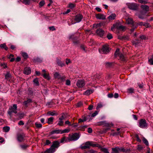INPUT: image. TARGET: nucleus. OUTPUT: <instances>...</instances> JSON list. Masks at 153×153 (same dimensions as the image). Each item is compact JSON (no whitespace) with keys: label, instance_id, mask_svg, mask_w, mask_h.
I'll use <instances>...</instances> for the list:
<instances>
[{"label":"nucleus","instance_id":"obj_1","mask_svg":"<svg viewBox=\"0 0 153 153\" xmlns=\"http://www.w3.org/2000/svg\"><path fill=\"white\" fill-rule=\"evenodd\" d=\"M91 146L93 147H98V148L101 147V146L99 144L95 143L94 142L88 141L83 143L82 145H81L80 148L82 149H89L90 148Z\"/></svg>","mask_w":153,"mask_h":153},{"label":"nucleus","instance_id":"obj_2","mask_svg":"<svg viewBox=\"0 0 153 153\" xmlns=\"http://www.w3.org/2000/svg\"><path fill=\"white\" fill-rule=\"evenodd\" d=\"M126 5L128 8L131 10H137L138 9V5L137 4L134 3H127Z\"/></svg>","mask_w":153,"mask_h":153},{"label":"nucleus","instance_id":"obj_3","mask_svg":"<svg viewBox=\"0 0 153 153\" xmlns=\"http://www.w3.org/2000/svg\"><path fill=\"white\" fill-rule=\"evenodd\" d=\"M17 105L16 104H13V107L11 106L9 108L8 111V114L11 115L12 113H14L15 114L17 113Z\"/></svg>","mask_w":153,"mask_h":153},{"label":"nucleus","instance_id":"obj_4","mask_svg":"<svg viewBox=\"0 0 153 153\" xmlns=\"http://www.w3.org/2000/svg\"><path fill=\"white\" fill-rule=\"evenodd\" d=\"M110 50L108 45H104L102 46V49H99V51L100 53L102 52L104 54H107L109 51Z\"/></svg>","mask_w":153,"mask_h":153},{"label":"nucleus","instance_id":"obj_5","mask_svg":"<svg viewBox=\"0 0 153 153\" xmlns=\"http://www.w3.org/2000/svg\"><path fill=\"white\" fill-rule=\"evenodd\" d=\"M112 151H115L119 153L120 152H126L128 151V149H125L123 147L119 148L116 147L114 148H112Z\"/></svg>","mask_w":153,"mask_h":153},{"label":"nucleus","instance_id":"obj_6","mask_svg":"<svg viewBox=\"0 0 153 153\" xmlns=\"http://www.w3.org/2000/svg\"><path fill=\"white\" fill-rule=\"evenodd\" d=\"M25 136L24 134L22 133H18L17 134V140L20 142H23L24 140Z\"/></svg>","mask_w":153,"mask_h":153},{"label":"nucleus","instance_id":"obj_7","mask_svg":"<svg viewBox=\"0 0 153 153\" xmlns=\"http://www.w3.org/2000/svg\"><path fill=\"white\" fill-rule=\"evenodd\" d=\"M147 124L146 120L143 119H141L140 120L139 122V126L141 128H146L147 127Z\"/></svg>","mask_w":153,"mask_h":153},{"label":"nucleus","instance_id":"obj_8","mask_svg":"<svg viewBox=\"0 0 153 153\" xmlns=\"http://www.w3.org/2000/svg\"><path fill=\"white\" fill-rule=\"evenodd\" d=\"M79 137V134L78 133H75L69 137V140L71 141L76 140H78Z\"/></svg>","mask_w":153,"mask_h":153},{"label":"nucleus","instance_id":"obj_9","mask_svg":"<svg viewBox=\"0 0 153 153\" xmlns=\"http://www.w3.org/2000/svg\"><path fill=\"white\" fill-rule=\"evenodd\" d=\"M85 85V81L83 80H78L76 83V85L78 88H82Z\"/></svg>","mask_w":153,"mask_h":153},{"label":"nucleus","instance_id":"obj_10","mask_svg":"<svg viewBox=\"0 0 153 153\" xmlns=\"http://www.w3.org/2000/svg\"><path fill=\"white\" fill-rule=\"evenodd\" d=\"M82 18V15L79 14L75 16V20L76 22H80Z\"/></svg>","mask_w":153,"mask_h":153},{"label":"nucleus","instance_id":"obj_11","mask_svg":"<svg viewBox=\"0 0 153 153\" xmlns=\"http://www.w3.org/2000/svg\"><path fill=\"white\" fill-rule=\"evenodd\" d=\"M97 34L100 37L102 36L104 33V31L101 28L98 29L96 31Z\"/></svg>","mask_w":153,"mask_h":153},{"label":"nucleus","instance_id":"obj_12","mask_svg":"<svg viewBox=\"0 0 153 153\" xmlns=\"http://www.w3.org/2000/svg\"><path fill=\"white\" fill-rule=\"evenodd\" d=\"M96 18L99 19H105V16L103 14H97L95 15Z\"/></svg>","mask_w":153,"mask_h":153},{"label":"nucleus","instance_id":"obj_13","mask_svg":"<svg viewBox=\"0 0 153 153\" xmlns=\"http://www.w3.org/2000/svg\"><path fill=\"white\" fill-rule=\"evenodd\" d=\"M59 143L58 141H54L52 145L51 146V147L55 149L56 148H57L59 146Z\"/></svg>","mask_w":153,"mask_h":153},{"label":"nucleus","instance_id":"obj_14","mask_svg":"<svg viewBox=\"0 0 153 153\" xmlns=\"http://www.w3.org/2000/svg\"><path fill=\"white\" fill-rule=\"evenodd\" d=\"M31 70L29 67H27L25 68L24 70V73L27 75H28L30 74Z\"/></svg>","mask_w":153,"mask_h":153},{"label":"nucleus","instance_id":"obj_15","mask_svg":"<svg viewBox=\"0 0 153 153\" xmlns=\"http://www.w3.org/2000/svg\"><path fill=\"white\" fill-rule=\"evenodd\" d=\"M126 23L128 24H131L132 25H135V23H134L133 19L130 18H128L126 20Z\"/></svg>","mask_w":153,"mask_h":153},{"label":"nucleus","instance_id":"obj_16","mask_svg":"<svg viewBox=\"0 0 153 153\" xmlns=\"http://www.w3.org/2000/svg\"><path fill=\"white\" fill-rule=\"evenodd\" d=\"M94 91L93 90L91 89H88L86 90L83 93V94L86 95H89L91 94Z\"/></svg>","mask_w":153,"mask_h":153},{"label":"nucleus","instance_id":"obj_17","mask_svg":"<svg viewBox=\"0 0 153 153\" xmlns=\"http://www.w3.org/2000/svg\"><path fill=\"white\" fill-rule=\"evenodd\" d=\"M55 151V149L54 148H53L52 147H51L47 149L46 151L45 152L46 153H53Z\"/></svg>","mask_w":153,"mask_h":153},{"label":"nucleus","instance_id":"obj_18","mask_svg":"<svg viewBox=\"0 0 153 153\" xmlns=\"http://www.w3.org/2000/svg\"><path fill=\"white\" fill-rule=\"evenodd\" d=\"M141 7L143 10L146 11H149V7L146 5H142L141 6Z\"/></svg>","mask_w":153,"mask_h":153},{"label":"nucleus","instance_id":"obj_19","mask_svg":"<svg viewBox=\"0 0 153 153\" xmlns=\"http://www.w3.org/2000/svg\"><path fill=\"white\" fill-rule=\"evenodd\" d=\"M33 61L34 62L36 63L37 62H42V60L39 58L36 57L34 58L33 59Z\"/></svg>","mask_w":153,"mask_h":153},{"label":"nucleus","instance_id":"obj_20","mask_svg":"<svg viewBox=\"0 0 153 153\" xmlns=\"http://www.w3.org/2000/svg\"><path fill=\"white\" fill-rule=\"evenodd\" d=\"M116 17V15L115 13H113L108 16V18L109 20H114Z\"/></svg>","mask_w":153,"mask_h":153},{"label":"nucleus","instance_id":"obj_21","mask_svg":"<svg viewBox=\"0 0 153 153\" xmlns=\"http://www.w3.org/2000/svg\"><path fill=\"white\" fill-rule=\"evenodd\" d=\"M56 62L58 65L59 66L62 67L65 65L64 63L62 62L60 60L58 59H57Z\"/></svg>","mask_w":153,"mask_h":153},{"label":"nucleus","instance_id":"obj_22","mask_svg":"<svg viewBox=\"0 0 153 153\" xmlns=\"http://www.w3.org/2000/svg\"><path fill=\"white\" fill-rule=\"evenodd\" d=\"M61 130H54L53 131L51 132H50L49 133V134L50 135H52V134H53L55 133H56V134L60 133V134H61Z\"/></svg>","mask_w":153,"mask_h":153},{"label":"nucleus","instance_id":"obj_23","mask_svg":"<svg viewBox=\"0 0 153 153\" xmlns=\"http://www.w3.org/2000/svg\"><path fill=\"white\" fill-rule=\"evenodd\" d=\"M145 13L143 12H141L138 15V17L141 19H143L145 18Z\"/></svg>","mask_w":153,"mask_h":153},{"label":"nucleus","instance_id":"obj_24","mask_svg":"<svg viewBox=\"0 0 153 153\" xmlns=\"http://www.w3.org/2000/svg\"><path fill=\"white\" fill-rule=\"evenodd\" d=\"M82 119H79L78 120L79 123H80L86 121L87 120V118L86 117L84 116H83L82 117Z\"/></svg>","mask_w":153,"mask_h":153},{"label":"nucleus","instance_id":"obj_25","mask_svg":"<svg viewBox=\"0 0 153 153\" xmlns=\"http://www.w3.org/2000/svg\"><path fill=\"white\" fill-rule=\"evenodd\" d=\"M11 77V75L10 74L9 72H7L5 75V79L7 80Z\"/></svg>","mask_w":153,"mask_h":153},{"label":"nucleus","instance_id":"obj_26","mask_svg":"<svg viewBox=\"0 0 153 153\" xmlns=\"http://www.w3.org/2000/svg\"><path fill=\"white\" fill-rule=\"evenodd\" d=\"M47 114L49 115H51V116H54V115H56L57 114V113H56L55 111H48L47 112Z\"/></svg>","mask_w":153,"mask_h":153},{"label":"nucleus","instance_id":"obj_27","mask_svg":"<svg viewBox=\"0 0 153 153\" xmlns=\"http://www.w3.org/2000/svg\"><path fill=\"white\" fill-rule=\"evenodd\" d=\"M54 77L55 78L60 79L61 78V76L57 72H56L54 74Z\"/></svg>","mask_w":153,"mask_h":153},{"label":"nucleus","instance_id":"obj_28","mask_svg":"<svg viewBox=\"0 0 153 153\" xmlns=\"http://www.w3.org/2000/svg\"><path fill=\"white\" fill-rule=\"evenodd\" d=\"M119 51L120 50L119 48H117L116 49L115 53H114V55L116 57L117 56H119V54H121V53H119Z\"/></svg>","mask_w":153,"mask_h":153},{"label":"nucleus","instance_id":"obj_29","mask_svg":"<svg viewBox=\"0 0 153 153\" xmlns=\"http://www.w3.org/2000/svg\"><path fill=\"white\" fill-rule=\"evenodd\" d=\"M33 82L36 86L39 85V83L38 82V78L35 79L33 80Z\"/></svg>","mask_w":153,"mask_h":153},{"label":"nucleus","instance_id":"obj_30","mask_svg":"<svg viewBox=\"0 0 153 153\" xmlns=\"http://www.w3.org/2000/svg\"><path fill=\"white\" fill-rule=\"evenodd\" d=\"M0 47L2 48H4L6 50H7L8 49V48L6 46V44H1L0 45Z\"/></svg>","mask_w":153,"mask_h":153},{"label":"nucleus","instance_id":"obj_31","mask_svg":"<svg viewBox=\"0 0 153 153\" xmlns=\"http://www.w3.org/2000/svg\"><path fill=\"white\" fill-rule=\"evenodd\" d=\"M10 127L7 126L4 127L3 128V130L6 132H8L10 130Z\"/></svg>","mask_w":153,"mask_h":153},{"label":"nucleus","instance_id":"obj_32","mask_svg":"<svg viewBox=\"0 0 153 153\" xmlns=\"http://www.w3.org/2000/svg\"><path fill=\"white\" fill-rule=\"evenodd\" d=\"M119 57L120 58V59L122 61H125V57H124V55L123 54H120Z\"/></svg>","mask_w":153,"mask_h":153},{"label":"nucleus","instance_id":"obj_33","mask_svg":"<svg viewBox=\"0 0 153 153\" xmlns=\"http://www.w3.org/2000/svg\"><path fill=\"white\" fill-rule=\"evenodd\" d=\"M30 2V0H23V3L25 5H28Z\"/></svg>","mask_w":153,"mask_h":153},{"label":"nucleus","instance_id":"obj_34","mask_svg":"<svg viewBox=\"0 0 153 153\" xmlns=\"http://www.w3.org/2000/svg\"><path fill=\"white\" fill-rule=\"evenodd\" d=\"M54 118L53 117H51L48 119V123L49 124H50L52 122Z\"/></svg>","mask_w":153,"mask_h":153},{"label":"nucleus","instance_id":"obj_35","mask_svg":"<svg viewBox=\"0 0 153 153\" xmlns=\"http://www.w3.org/2000/svg\"><path fill=\"white\" fill-rule=\"evenodd\" d=\"M143 143L147 146L149 145V143L147 140L144 137H143Z\"/></svg>","mask_w":153,"mask_h":153},{"label":"nucleus","instance_id":"obj_36","mask_svg":"<svg viewBox=\"0 0 153 153\" xmlns=\"http://www.w3.org/2000/svg\"><path fill=\"white\" fill-rule=\"evenodd\" d=\"M43 76L45 78L48 80L50 78L49 77V75L48 74H47L46 73H45L44 74Z\"/></svg>","mask_w":153,"mask_h":153},{"label":"nucleus","instance_id":"obj_37","mask_svg":"<svg viewBox=\"0 0 153 153\" xmlns=\"http://www.w3.org/2000/svg\"><path fill=\"white\" fill-rule=\"evenodd\" d=\"M132 28L131 29V33L133 32L135 29L137 28V26H136L135 25H132Z\"/></svg>","mask_w":153,"mask_h":153},{"label":"nucleus","instance_id":"obj_38","mask_svg":"<svg viewBox=\"0 0 153 153\" xmlns=\"http://www.w3.org/2000/svg\"><path fill=\"white\" fill-rule=\"evenodd\" d=\"M22 55L25 59H26L28 58V55L27 53H22Z\"/></svg>","mask_w":153,"mask_h":153},{"label":"nucleus","instance_id":"obj_39","mask_svg":"<svg viewBox=\"0 0 153 153\" xmlns=\"http://www.w3.org/2000/svg\"><path fill=\"white\" fill-rule=\"evenodd\" d=\"M139 41V40L137 39L136 41H133L132 42V43L133 45L136 46L140 42Z\"/></svg>","mask_w":153,"mask_h":153},{"label":"nucleus","instance_id":"obj_40","mask_svg":"<svg viewBox=\"0 0 153 153\" xmlns=\"http://www.w3.org/2000/svg\"><path fill=\"white\" fill-rule=\"evenodd\" d=\"M70 129H65L62 131L61 130V134L68 132L70 131Z\"/></svg>","mask_w":153,"mask_h":153},{"label":"nucleus","instance_id":"obj_41","mask_svg":"<svg viewBox=\"0 0 153 153\" xmlns=\"http://www.w3.org/2000/svg\"><path fill=\"white\" fill-rule=\"evenodd\" d=\"M63 123L64 122L62 120H59V121H58L57 125L59 126H62L63 125Z\"/></svg>","mask_w":153,"mask_h":153},{"label":"nucleus","instance_id":"obj_42","mask_svg":"<svg viewBox=\"0 0 153 153\" xmlns=\"http://www.w3.org/2000/svg\"><path fill=\"white\" fill-rule=\"evenodd\" d=\"M31 102H32V100L29 99H28L27 101H25L24 102V104L26 105H27L28 103Z\"/></svg>","mask_w":153,"mask_h":153},{"label":"nucleus","instance_id":"obj_43","mask_svg":"<svg viewBox=\"0 0 153 153\" xmlns=\"http://www.w3.org/2000/svg\"><path fill=\"white\" fill-rule=\"evenodd\" d=\"M45 2L44 1L42 0L39 3V5L40 7L43 6L45 4Z\"/></svg>","mask_w":153,"mask_h":153},{"label":"nucleus","instance_id":"obj_44","mask_svg":"<svg viewBox=\"0 0 153 153\" xmlns=\"http://www.w3.org/2000/svg\"><path fill=\"white\" fill-rule=\"evenodd\" d=\"M101 150L104 153H109L107 149L104 148H102Z\"/></svg>","mask_w":153,"mask_h":153},{"label":"nucleus","instance_id":"obj_45","mask_svg":"<svg viewBox=\"0 0 153 153\" xmlns=\"http://www.w3.org/2000/svg\"><path fill=\"white\" fill-rule=\"evenodd\" d=\"M112 65V63L107 62L105 63V65L107 67H109L111 66Z\"/></svg>","mask_w":153,"mask_h":153},{"label":"nucleus","instance_id":"obj_46","mask_svg":"<svg viewBox=\"0 0 153 153\" xmlns=\"http://www.w3.org/2000/svg\"><path fill=\"white\" fill-rule=\"evenodd\" d=\"M134 90L133 88H131L128 89L127 92H128L130 93H133Z\"/></svg>","mask_w":153,"mask_h":153},{"label":"nucleus","instance_id":"obj_47","mask_svg":"<svg viewBox=\"0 0 153 153\" xmlns=\"http://www.w3.org/2000/svg\"><path fill=\"white\" fill-rule=\"evenodd\" d=\"M144 23H143V22H139L138 23H135V25L136 26H137V27L138 25L140 26H143Z\"/></svg>","mask_w":153,"mask_h":153},{"label":"nucleus","instance_id":"obj_48","mask_svg":"<svg viewBox=\"0 0 153 153\" xmlns=\"http://www.w3.org/2000/svg\"><path fill=\"white\" fill-rule=\"evenodd\" d=\"M107 37L108 39H110L113 38L112 34L110 33H109L108 34Z\"/></svg>","mask_w":153,"mask_h":153},{"label":"nucleus","instance_id":"obj_49","mask_svg":"<svg viewBox=\"0 0 153 153\" xmlns=\"http://www.w3.org/2000/svg\"><path fill=\"white\" fill-rule=\"evenodd\" d=\"M20 146L22 149H26L28 146L26 144H22L20 145Z\"/></svg>","mask_w":153,"mask_h":153},{"label":"nucleus","instance_id":"obj_50","mask_svg":"<svg viewBox=\"0 0 153 153\" xmlns=\"http://www.w3.org/2000/svg\"><path fill=\"white\" fill-rule=\"evenodd\" d=\"M140 40H146L147 39L145 35H141L140 36Z\"/></svg>","mask_w":153,"mask_h":153},{"label":"nucleus","instance_id":"obj_51","mask_svg":"<svg viewBox=\"0 0 153 153\" xmlns=\"http://www.w3.org/2000/svg\"><path fill=\"white\" fill-rule=\"evenodd\" d=\"M1 66H2L4 68H7V64L6 63H1L0 65Z\"/></svg>","mask_w":153,"mask_h":153},{"label":"nucleus","instance_id":"obj_52","mask_svg":"<svg viewBox=\"0 0 153 153\" xmlns=\"http://www.w3.org/2000/svg\"><path fill=\"white\" fill-rule=\"evenodd\" d=\"M102 105L101 103H98L97 104V106L96 107V109L98 110L99 108H102Z\"/></svg>","mask_w":153,"mask_h":153},{"label":"nucleus","instance_id":"obj_53","mask_svg":"<svg viewBox=\"0 0 153 153\" xmlns=\"http://www.w3.org/2000/svg\"><path fill=\"white\" fill-rule=\"evenodd\" d=\"M138 1L141 4H146L147 3V1H145L144 0H138Z\"/></svg>","mask_w":153,"mask_h":153},{"label":"nucleus","instance_id":"obj_54","mask_svg":"<svg viewBox=\"0 0 153 153\" xmlns=\"http://www.w3.org/2000/svg\"><path fill=\"white\" fill-rule=\"evenodd\" d=\"M120 133V132H119L118 133L113 132L111 133L110 135L114 136L115 135H118Z\"/></svg>","mask_w":153,"mask_h":153},{"label":"nucleus","instance_id":"obj_55","mask_svg":"<svg viewBox=\"0 0 153 153\" xmlns=\"http://www.w3.org/2000/svg\"><path fill=\"white\" fill-rule=\"evenodd\" d=\"M97 152L93 149H91L88 151L87 152V153H97Z\"/></svg>","mask_w":153,"mask_h":153},{"label":"nucleus","instance_id":"obj_56","mask_svg":"<svg viewBox=\"0 0 153 153\" xmlns=\"http://www.w3.org/2000/svg\"><path fill=\"white\" fill-rule=\"evenodd\" d=\"M148 62L151 65H153V59L151 58L149 59Z\"/></svg>","mask_w":153,"mask_h":153},{"label":"nucleus","instance_id":"obj_57","mask_svg":"<svg viewBox=\"0 0 153 153\" xmlns=\"http://www.w3.org/2000/svg\"><path fill=\"white\" fill-rule=\"evenodd\" d=\"M115 27L116 28H117V29L118 30L119 27H120V24L119 23H117L116 24H114Z\"/></svg>","mask_w":153,"mask_h":153},{"label":"nucleus","instance_id":"obj_58","mask_svg":"<svg viewBox=\"0 0 153 153\" xmlns=\"http://www.w3.org/2000/svg\"><path fill=\"white\" fill-rule=\"evenodd\" d=\"M125 29V26L120 25V27H119L118 30H124Z\"/></svg>","mask_w":153,"mask_h":153},{"label":"nucleus","instance_id":"obj_59","mask_svg":"<svg viewBox=\"0 0 153 153\" xmlns=\"http://www.w3.org/2000/svg\"><path fill=\"white\" fill-rule=\"evenodd\" d=\"M98 112L97 111H95L94 113L92 114L91 117H94L98 114Z\"/></svg>","mask_w":153,"mask_h":153},{"label":"nucleus","instance_id":"obj_60","mask_svg":"<svg viewBox=\"0 0 153 153\" xmlns=\"http://www.w3.org/2000/svg\"><path fill=\"white\" fill-rule=\"evenodd\" d=\"M135 137L137 139V140L139 142H141V140L139 138L138 135L137 134H135Z\"/></svg>","mask_w":153,"mask_h":153},{"label":"nucleus","instance_id":"obj_61","mask_svg":"<svg viewBox=\"0 0 153 153\" xmlns=\"http://www.w3.org/2000/svg\"><path fill=\"white\" fill-rule=\"evenodd\" d=\"M75 5L74 4L72 3H69V7L70 8H73L74 7Z\"/></svg>","mask_w":153,"mask_h":153},{"label":"nucleus","instance_id":"obj_62","mask_svg":"<svg viewBox=\"0 0 153 153\" xmlns=\"http://www.w3.org/2000/svg\"><path fill=\"white\" fill-rule=\"evenodd\" d=\"M143 26H145L146 27H150V25L148 23H144Z\"/></svg>","mask_w":153,"mask_h":153},{"label":"nucleus","instance_id":"obj_63","mask_svg":"<svg viewBox=\"0 0 153 153\" xmlns=\"http://www.w3.org/2000/svg\"><path fill=\"white\" fill-rule=\"evenodd\" d=\"M36 126L37 128H41L42 126V125L41 124H38L36 123H35Z\"/></svg>","mask_w":153,"mask_h":153},{"label":"nucleus","instance_id":"obj_64","mask_svg":"<svg viewBox=\"0 0 153 153\" xmlns=\"http://www.w3.org/2000/svg\"><path fill=\"white\" fill-rule=\"evenodd\" d=\"M49 29L50 30H51L52 31L54 30H56L54 27L53 26L49 27Z\"/></svg>","mask_w":153,"mask_h":153}]
</instances>
